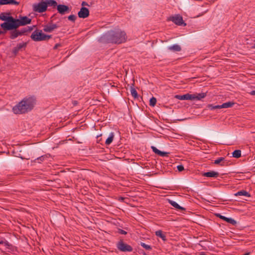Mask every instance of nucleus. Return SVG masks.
<instances>
[{
    "label": "nucleus",
    "mask_w": 255,
    "mask_h": 255,
    "mask_svg": "<svg viewBox=\"0 0 255 255\" xmlns=\"http://www.w3.org/2000/svg\"><path fill=\"white\" fill-rule=\"evenodd\" d=\"M130 93L131 96L134 98L136 99L138 97V95L137 94V92H136V90L134 88V84H132L131 86H130Z\"/></svg>",
    "instance_id": "nucleus-24"
},
{
    "label": "nucleus",
    "mask_w": 255,
    "mask_h": 255,
    "mask_svg": "<svg viewBox=\"0 0 255 255\" xmlns=\"http://www.w3.org/2000/svg\"><path fill=\"white\" fill-rule=\"evenodd\" d=\"M33 10L38 13L45 12L47 10V5L45 1H41L38 3H34L32 5Z\"/></svg>",
    "instance_id": "nucleus-7"
},
{
    "label": "nucleus",
    "mask_w": 255,
    "mask_h": 255,
    "mask_svg": "<svg viewBox=\"0 0 255 255\" xmlns=\"http://www.w3.org/2000/svg\"><path fill=\"white\" fill-rule=\"evenodd\" d=\"M192 95L193 96V100H201L207 96L206 93H196Z\"/></svg>",
    "instance_id": "nucleus-17"
},
{
    "label": "nucleus",
    "mask_w": 255,
    "mask_h": 255,
    "mask_svg": "<svg viewBox=\"0 0 255 255\" xmlns=\"http://www.w3.org/2000/svg\"><path fill=\"white\" fill-rule=\"evenodd\" d=\"M127 39L126 32L118 29L107 32L101 37V40L105 43L119 44L125 42Z\"/></svg>",
    "instance_id": "nucleus-1"
},
{
    "label": "nucleus",
    "mask_w": 255,
    "mask_h": 255,
    "mask_svg": "<svg viewBox=\"0 0 255 255\" xmlns=\"http://www.w3.org/2000/svg\"><path fill=\"white\" fill-rule=\"evenodd\" d=\"M156 99L152 97L149 100V105L151 107H154L156 103Z\"/></svg>",
    "instance_id": "nucleus-31"
},
{
    "label": "nucleus",
    "mask_w": 255,
    "mask_h": 255,
    "mask_svg": "<svg viewBox=\"0 0 255 255\" xmlns=\"http://www.w3.org/2000/svg\"><path fill=\"white\" fill-rule=\"evenodd\" d=\"M168 202L170 203V205H171L173 207H174L175 208L177 209L183 211L185 210V209L184 208L180 206L175 201L171 200H168Z\"/></svg>",
    "instance_id": "nucleus-18"
},
{
    "label": "nucleus",
    "mask_w": 255,
    "mask_h": 255,
    "mask_svg": "<svg viewBox=\"0 0 255 255\" xmlns=\"http://www.w3.org/2000/svg\"><path fill=\"white\" fill-rule=\"evenodd\" d=\"M168 154V152L160 151V153H159V155L164 157L167 156Z\"/></svg>",
    "instance_id": "nucleus-38"
},
{
    "label": "nucleus",
    "mask_w": 255,
    "mask_h": 255,
    "mask_svg": "<svg viewBox=\"0 0 255 255\" xmlns=\"http://www.w3.org/2000/svg\"><path fill=\"white\" fill-rule=\"evenodd\" d=\"M216 216L219 217L220 219L227 222L228 223L231 224L233 225H235L237 224V222L231 218H228L224 216L221 215L220 214H217Z\"/></svg>",
    "instance_id": "nucleus-13"
},
{
    "label": "nucleus",
    "mask_w": 255,
    "mask_h": 255,
    "mask_svg": "<svg viewBox=\"0 0 255 255\" xmlns=\"http://www.w3.org/2000/svg\"><path fill=\"white\" fill-rule=\"evenodd\" d=\"M68 20L74 22L76 19V16L74 14L70 15L68 17Z\"/></svg>",
    "instance_id": "nucleus-33"
},
{
    "label": "nucleus",
    "mask_w": 255,
    "mask_h": 255,
    "mask_svg": "<svg viewBox=\"0 0 255 255\" xmlns=\"http://www.w3.org/2000/svg\"><path fill=\"white\" fill-rule=\"evenodd\" d=\"M19 2L16 1L15 0H0V5L4 4H14L18 5Z\"/></svg>",
    "instance_id": "nucleus-16"
},
{
    "label": "nucleus",
    "mask_w": 255,
    "mask_h": 255,
    "mask_svg": "<svg viewBox=\"0 0 255 255\" xmlns=\"http://www.w3.org/2000/svg\"><path fill=\"white\" fill-rule=\"evenodd\" d=\"M19 31H20L21 35H26V33H27L26 27H24L19 30Z\"/></svg>",
    "instance_id": "nucleus-34"
},
{
    "label": "nucleus",
    "mask_w": 255,
    "mask_h": 255,
    "mask_svg": "<svg viewBox=\"0 0 255 255\" xmlns=\"http://www.w3.org/2000/svg\"><path fill=\"white\" fill-rule=\"evenodd\" d=\"M175 98L180 100H193V96L192 94L187 93L183 95H176Z\"/></svg>",
    "instance_id": "nucleus-12"
},
{
    "label": "nucleus",
    "mask_w": 255,
    "mask_h": 255,
    "mask_svg": "<svg viewBox=\"0 0 255 255\" xmlns=\"http://www.w3.org/2000/svg\"><path fill=\"white\" fill-rule=\"evenodd\" d=\"M60 46V44H56L54 46V49H56V48H57L58 46Z\"/></svg>",
    "instance_id": "nucleus-45"
},
{
    "label": "nucleus",
    "mask_w": 255,
    "mask_h": 255,
    "mask_svg": "<svg viewBox=\"0 0 255 255\" xmlns=\"http://www.w3.org/2000/svg\"><path fill=\"white\" fill-rule=\"evenodd\" d=\"M125 199L126 198L125 197H120L119 198V201H124Z\"/></svg>",
    "instance_id": "nucleus-42"
},
{
    "label": "nucleus",
    "mask_w": 255,
    "mask_h": 255,
    "mask_svg": "<svg viewBox=\"0 0 255 255\" xmlns=\"http://www.w3.org/2000/svg\"><path fill=\"white\" fill-rule=\"evenodd\" d=\"M31 19L26 16H20L19 19H14L13 29L18 28L20 26H24L30 24Z\"/></svg>",
    "instance_id": "nucleus-5"
},
{
    "label": "nucleus",
    "mask_w": 255,
    "mask_h": 255,
    "mask_svg": "<svg viewBox=\"0 0 255 255\" xmlns=\"http://www.w3.org/2000/svg\"><path fill=\"white\" fill-rule=\"evenodd\" d=\"M9 31H10L9 38L11 39H14L18 36H21L20 31H19V29H17V28L12 29Z\"/></svg>",
    "instance_id": "nucleus-14"
},
{
    "label": "nucleus",
    "mask_w": 255,
    "mask_h": 255,
    "mask_svg": "<svg viewBox=\"0 0 255 255\" xmlns=\"http://www.w3.org/2000/svg\"><path fill=\"white\" fill-rule=\"evenodd\" d=\"M168 49L174 51H180L181 50V47L177 44H174L171 46H170L169 47Z\"/></svg>",
    "instance_id": "nucleus-25"
},
{
    "label": "nucleus",
    "mask_w": 255,
    "mask_h": 255,
    "mask_svg": "<svg viewBox=\"0 0 255 255\" xmlns=\"http://www.w3.org/2000/svg\"><path fill=\"white\" fill-rule=\"evenodd\" d=\"M177 168L178 169V170L179 171H182L183 170H184V166L183 165L180 164V165H178L177 166Z\"/></svg>",
    "instance_id": "nucleus-36"
},
{
    "label": "nucleus",
    "mask_w": 255,
    "mask_h": 255,
    "mask_svg": "<svg viewBox=\"0 0 255 255\" xmlns=\"http://www.w3.org/2000/svg\"><path fill=\"white\" fill-rule=\"evenodd\" d=\"M0 19L5 21L0 24L1 28L4 31H8L13 29L14 18L9 16L8 13H1L0 14Z\"/></svg>",
    "instance_id": "nucleus-3"
},
{
    "label": "nucleus",
    "mask_w": 255,
    "mask_h": 255,
    "mask_svg": "<svg viewBox=\"0 0 255 255\" xmlns=\"http://www.w3.org/2000/svg\"><path fill=\"white\" fill-rule=\"evenodd\" d=\"M234 103L232 102H228L225 103H223L221 105V109L222 108H228L232 107L234 105Z\"/></svg>",
    "instance_id": "nucleus-26"
},
{
    "label": "nucleus",
    "mask_w": 255,
    "mask_h": 255,
    "mask_svg": "<svg viewBox=\"0 0 255 255\" xmlns=\"http://www.w3.org/2000/svg\"><path fill=\"white\" fill-rule=\"evenodd\" d=\"M78 15L80 18H86L89 15V10L85 7H82L80 11L78 12Z\"/></svg>",
    "instance_id": "nucleus-10"
},
{
    "label": "nucleus",
    "mask_w": 255,
    "mask_h": 255,
    "mask_svg": "<svg viewBox=\"0 0 255 255\" xmlns=\"http://www.w3.org/2000/svg\"><path fill=\"white\" fill-rule=\"evenodd\" d=\"M214 163L215 164H219L221 163L220 165L222 166H224L226 165V162H225V158L223 157H221L216 159L214 161Z\"/></svg>",
    "instance_id": "nucleus-19"
},
{
    "label": "nucleus",
    "mask_w": 255,
    "mask_h": 255,
    "mask_svg": "<svg viewBox=\"0 0 255 255\" xmlns=\"http://www.w3.org/2000/svg\"><path fill=\"white\" fill-rule=\"evenodd\" d=\"M26 27L27 33L30 32L31 31H32L33 30V27L27 26V27Z\"/></svg>",
    "instance_id": "nucleus-41"
},
{
    "label": "nucleus",
    "mask_w": 255,
    "mask_h": 255,
    "mask_svg": "<svg viewBox=\"0 0 255 255\" xmlns=\"http://www.w3.org/2000/svg\"><path fill=\"white\" fill-rule=\"evenodd\" d=\"M151 148L152 149V151L156 154L159 155V153H160V150H159V149H158L156 147H155V146H151Z\"/></svg>",
    "instance_id": "nucleus-35"
},
{
    "label": "nucleus",
    "mask_w": 255,
    "mask_h": 255,
    "mask_svg": "<svg viewBox=\"0 0 255 255\" xmlns=\"http://www.w3.org/2000/svg\"><path fill=\"white\" fill-rule=\"evenodd\" d=\"M155 234L156 236L162 239L163 241H166L167 240L165 235L163 233V232L161 230H158L156 231Z\"/></svg>",
    "instance_id": "nucleus-23"
},
{
    "label": "nucleus",
    "mask_w": 255,
    "mask_h": 255,
    "mask_svg": "<svg viewBox=\"0 0 255 255\" xmlns=\"http://www.w3.org/2000/svg\"><path fill=\"white\" fill-rule=\"evenodd\" d=\"M59 27V26L55 23H49L44 25L43 30L46 32H51L54 29Z\"/></svg>",
    "instance_id": "nucleus-11"
},
{
    "label": "nucleus",
    "mask_w": 255,
    "mask_h": 255,
    "mask_svg": "<svg viewBox=\"0 0 255 255\" xmlns=\"http://www.w3.org/2000/svg\"><path fill=\"white\" fill-rule=\"evenodd\" d=\"M202 175L207 177H217L219 175V173L218 172L214 171H210L206 172H204Z\"/></svg>",
    "instance_id": "nucleus-15"
},
{
    "label": "nucleus",
    "mask_w": 255,
    "mask_h": 255,
    "mask_svg": "<svg viewBox=\"0 0 255 255\" xmlns=\"http://www.w3.org/2000/svg\"><path fill=\"white\" fill-rule=\"evenodd\" d=\"M36 103V99L34 96L26 97L13 107L12 111L15 114L27 113L32 110Z\"/></svg>",
    "instance_id": "nucleus-2"
},
{
    "label": "nucleus",
    "mask_w": 255,
    "mask_h": 255,
    "mask_svg": "<svg viewBox=\"0 0 255 255\" xmlns=\"http://www.w3.org/2000/svg\"><path fill=\"white\" fill-rule=\"evenodd\" d=\"M115 134L114 132H111L109 137L107 138L105 141V144L107 145H110L113 141Z\"/></svg>",
    "instance_id": "nucleus-21"
},
{
    "label": "nucleus",
    "mask_w": 255,
    "mask_h": 255,
    "mask_svg": "<svg viewBox=\"0 0 255 255\" xmlns=\"http://www.w3.org/2000/svg\"><path fill=\"white\" fill-rule=\"evenodd\" d=\"M19 51V49H17V47L15 46V47H14L12 49V53L14 54V55H16L17 53L18 52V51Z\"/></svg>",
    "instance_id": "nucleus-37"
},
{
    "label": "nucleus",
    "mask_w": 255,
    "mask_h": 255,
    "mask_svg": "<svg viewBox=\"0 0 255 255\" xmlns=\"http://www.w3.org/2000/svg\"><path fill=\"white\" fill-rule=\"evenodd\" d=\"M44 158H45V156H40L39 157H38L36 159V160L38 161V162L40 163L41 161H42L44 160Z\"/></svg>",
    "instance_id": "nucleus-39"
},
{
    "label": "nucleus",
    "mask_w": 255,
    "mask_h": 255,
    "mask_svg": "<svg viewBox=\"0 0 255 255\" xmlns=\"http://www.w3.org/2000/svg\"><path fill=\"white\" fill-rule=\"evenodd\" d=\"M0 244L3 245L6 248L9 249L11 245L6 240H0Z\"/></svg>",
    "instance_id": "nucleus-29"
},
{
    "label": "nucleus",
    "mask_w": 255,
    "mask_h": 255,
    "mask_svg": "<svg viewBox=\"0 0 255 255\" xmlns=\"http://www.w3.org/2000/svg\"><path fill=\"white\" fill-rule=\"evenodd\" d=\"M85 4H86V2H84V1H83V2H82V5H85Z\"/></svg>",
    "instance_id": "nucleus-48"
},
{
    "label": "nucleus",
    "mask_w": 255,
    "mask_h": 255,
    "mask_svg": "<svg viewBox=\"0 0 255 255\" xmlns=\"http://www.w3.org/2000/svg\"><path fill=\"white\" fill-rule=\"evenodd\" d=\"M117 249L123 252H131L133 249L131 246L124 243L123 240H120L117 243Z\"/></svg>",
    "instance_id": "nucleus-6"
},
{
    "label": "nucleus",
    "mask_w": 255,
    "mask_h": 255,
    "mask_svg": "<svg viewBox=\"0 0 255 255\" xmlns=\"http://www.w3.org/2000/svg\"><path fill=\"white\" fill-rule=\"evenodd\" d=\"M26 45H27L26 42H23V43H20L17 44L16 45V47H17V49L20 50L22 48H25Z\"/></svg>",
    "instance_id": "nucleus-30"
},
{
    "label": "nucleus",
    "mask_w": 255,
    "mask_h": 255,
    "mask_svg": "<svg viewBox=\"0 0 255 255\" xmlns=\"http://www.w3.org/2000/svg\"><path fill=\"white\" fill-rule=\"evenodd\" d=\"M253 48H255V43L254 44V45L252 46Z\"/></svg>",
    "instance_id": "nucleus-49"
},
{
    "label": "nucleus",
    "mask_w": 255,
    "mask_h": 255,
    "mask_svg": "<svg viewBox=\"0 0 255 255\" xmlns=\"http://www.w3.org/2000/svg\"><path fill=\"white\" fill-rule=\"evenodd\" d=\"M140 245L141 247H142L143 248H144V249H145L147 250H151V246L145 244L144 243H142V242L140 243Z\"/></svg>",
    "instance_id": "nucleus-32"
},
{
    "label": "nucleus",
    "mask_w": 255,
    "mask_h": 255,
    "mask_svg": "<svg viewBox=\"0 0 255 255\" xmlns=\"http://www.w3.org/2000/svg\"><path fill=\"white\" fill-rule=\"evenodd\" d=\"M3 33H4V32L0 30V35L2 34Z\"/></svg>",
    "instance_id": "nucleus-46"
},
{
    "label": "nucleus",
    "mask_w": 255,
    "mask_h": 255,
    "mask_svg": "<svg viewBox=\"0 0 255 255\" xmlns=\"http://www.w3.org/2000/svg\"><path fill=\"white\" fill-rule=\"evenodd\" d=\"M232 156L233 157L238 158L241 156V150H235L232 153Z\"/></svg>",
    "instance_id": "nucleus-27"
},
{
    "label": "nucleus",
    "mask_w": 255,
    "mask_h": 255,
    "mask_svg": "<svg viewBox=\"0 0 255 255\" xmlns=\"http://www.w3.org/2000/svg\"><path fill=\"white\" fill-rule=\"evenodd\" d=\"M101 134L99 135H97V138L98 139V142H100V141L102 139V138H100L99 139V138L101 136Z\"/></svg>",
    "instance_id": "nucleus-43"
},
{
    "label": "nucleus",
    "mask_w": 255,
    "mask_h": 255,
    "mask_svg": "<svg viewBox=\"0 0 255 255\" xmlns=\"http://www.w3.org/2000/svg\"><path fill=\"white\" fill-rule=\"evenodd\" d=\"M244 255H250V253H246L245 254H244Z\"/></svg>",
    "instance_id": "nucleus-47"
},
{
    "label": "nucleus",
    "mask_w": 255,
    "mask_h": 255,
    "mask_svg": "<svg viewBox=\"0 0 255 255\" xmlns=\"http://www.w3.org/2000/svg\"><path fill=\"white\" fill-rule=\"evenodd\" d=\"M250 94L252 95H255V90H253L250 92Z\"/></svg>",
    "instance_id": "nucleus-44"
},
{
    "label": "nucleus",
    "mask_w": 255,
    "mask_h": 255,
    "mask_svg": "<svg viewBox=\"0 0 255 255\" xmlns=\"http://www.w3.org/2000/svg\"><path fill=\"white\" fill-rule=\"evenodd\" d=\"M45 2L47 5V7L48 6L55 7L57 5V3L55 0H45Z\"/></svg>",
    "instance_id": "nucleus-20"
},
{
    "label": "nucleus",
    "mask_w": 255,
    "mask_h": 255,
    "mask_svg": "<svg viewBox=\"0 0 255 255\" xmlns=\"http://www.w3.org/2000/svg\"><path fill=\"white\" fill-rule=\"evenodd\" d=\"M118 233L122 235H126L127 234L126 231L120 229L118 230Z\"/></svg>",
    "instance_id": "nucleus-40"
},
{
    "label": "nucleus",
    "mask_w": 255,
    "mask_h": 255,
    "mask_svg": "<svg viewBox=\"0 0 255 255\" xmlns=\"http://www.w3.org/2000/svg\"><path fill=\"white\" fill-rule=\"evenodd\" d=\"M57 9L58 12L61 15L65 14L66 13H69L70 11L69 7L64 4H59L57 5Z\"/></svg>",
    "instance_id": "nucleus-9"
},
{
    "label": "nucleus",
    "mask_w": 255,
    "mask_h": 255,
    "mask_svg": "<svg viewBox=\"0 0 255 255\" xmlns=\"http://www.w3.org/2000/svg\"><path fill=\"white\" fill-rule=\"evenodd\" d=\"M31 38L34 41L47 40L52 37L51 35H46L42 33L41 30L36 29L30 36Z\"/></svg>",
    "instance_id": "nucleus-4"
},
{
    "label": "nucleus",
    "mask_w": 255,
    "mask_h": 255,
    "mask_svg": "<svg viewBox=\"0 0 255 255\" xmlns=\"http://www.w3.org/2000/svg\"><path fill=\"white\" fill-rule=\"evenodd\" d=\"M207 108L211 110L221 109V105L214 106L212 104L208 105L207 106Z\"/></svg>",
    "instance_id": "nucleus-28"
},
{
    "label": "nucleus",
    "mask_w": 255,
    "mask_h": 255,
    "mask_svg": "<svg viewBox=\"0 0 255 255\" xmlns=\"http://www.w3.org/2000/svg\"><path fill=\"white\" fill-rule=\"evenodd\" d=\"M168 20L172 21L175 24L178 25H182L183 24L185 26L186 25V24L184 22L182 17L179 14H176L169 17L168 18Z\"/></svg>",
    "instance_id": "nucleus-8"
},
{
    "label": "nucleus",
    "mask_w": 255,
    "mask_h": 255,
    "mask_svg": "<svg viewBox=\"0 0 255 255\" xmlns=\"http://www.w3.org/2000/svg\"><path fill=\"white\" fill-rule=\"evenodd\" d=\"M235 196H244L248 197H251L250 194L247 191L244 190H241L237 192L235 194Z\"/></svg>",
    "instance_id": "nucleus-22"
}]
</instances>
